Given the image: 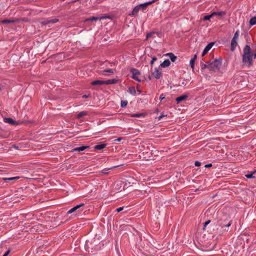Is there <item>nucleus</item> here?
I'll list each match as a JSON object with an SVG mask.
<instances>
[{
  "label": "nucleus",
  "mask_w": 256,
  "mask_h": 256,
  "mask_svg": "<svg viewBox=\"0 0 256 256\" xmlns=\"http://www.w3.org/2000/svg\"><path fill=\"white\" fill-rule=\"evenodd\" d=\"M196 58H197V56H196V54H194V57H193L192 58H194V60H196Z\"/></svg>",
  "instance_id": "47"
},
{
  "label": "nucleus",
  "mask_w": 256,
  "mask_h": 256,
  "mask_svg": "<svg viewBox=\"0 0 256 256\" xmlns=\"http://www.w3.org/2000/svg\"><path fill=\"white\" fill-rule=\"evenodd\" d=\"M157 0H152V1L148 2H150V4L156 2Z\"/></svg>",
  "instance_id": "46"
},
{
  "label": "nucleus",
  "mask_w": 256,
  "mask_h": 256,
  "mask_svg": "<svg viewBox=\"0 0 256 256\" xmlns=\"http://www.w3.org/2000/svg\"><path fill=\"white\" fill-rule=\"evenodd\" d=\"M89 148V146H81L73 149L74 152H82Z\"/></svg>",
  "instance_id": "17"
},
{
  "label": "nucleus",
  "mask_w": 256,
  "mask_h": 256,
  "mask_svg": "<svg viewBox=\"0 0 256 256\" xmlns=\"http://www.w3.org/2000/svg\"><path fill=\"white\" fill-rule=\"evenodd\" d=\"M157 60V58L155 56L153 57L152 58V60L150 62L151 65H152L154 64V62Z\"/></svg>",
  "instance_id": "37"
},
{
  "label": "nucleus",
  "mask_w": 256,
  "mask_h": 256,
  "mask_svg": "<svg viewBox=\"0 0 256 256\" xmlns=\"http://www.w3.org/2000/svg\"><path fill=\"white\" fill-rule=\"evenodd\" d=\"M214 44V42H212L208 44L202 52V56H204L211 49Z\"/></svg>",
  "instance_id": "8"
},
{
  "label": "nucleus",
  "mask_w": 256,
  "mask_h": 256,
  "mask_svg": "<svg viewBox=\"0 0 256 256\" xmlns=\"http://www.w3.org/2000/svg\"><path fill=\"white\" fill-rule=\"evenodd\" d=\"M256 170L254 171L252 173H251V174H246V176L248 178H254L253 176V174L256 173Z\"/></svg>",
  "instance_id": "34"
},
{
  "label": "nucleus",
  "mask_w": 256,
  "mask_h": 256,
  "mask_svg": "<svg viewBox=\"0 0 256 256\" xmlns=\"http://www.w3.org/2000/svg\"><path fill=\"white\" fill-rule=\"evenodd\" d=\"M118 80L116 79H111L104 80V84H116Z\"/></svg>",
  "instance_id": "20"
},
{
  "label": "nucleus",
  "mask_w": 256,
  "mask_h": 256,
  "mask_svg": "<svg viewBox=\"0 0 256 256\" xmlns=\"http://www.w3.org/2000/svg\"><path fill=\"white\" fill-rule=\"evenodd\" d=\"M122 139V138H118L116 139V140L118 142H120Z\"/></svg>",
  "instance_id": "49"
},
{
  "label": "nucleus",
  "mask_w": 256,
  "mask_h": 256,
  "mask_svg": "<svg viewBox=\"0 0 256 256\" xmlns=\"http://www.w3.org/2000/svg\"><path fill=\"white\" fill-rule=\"evenodd\" d=\"M116 167H118V166H114L108 168V169H106V168L102 170V173L103 174H108V170H112V169Z\"/></svg>",
  "instance_id": "27"
},
{
  "label": "nucleus",
  "mask_w": 256,
  "mask_h": 256,
  "mask_svg": "<svg viewBox=\"0 0 256 256\" xmlns=\"http://www.w3.org/2000/svg\"><path fill=\"white\" fill-rule=\"evenodd\" d=\"M166 55L170 58L172 62H175L177 59V57L173 53H168Z\"/></svg>",
  "instance_id": "13"
},
{
  "label": "nucleus",
  "mask_w": 256,
  "mask_h": 256,
  "mask_svg": "<svg viewBox=\"0 0 256 256\" xmlns=\"http://www.w3.org/2000/svg\"><path fill=\"white\" fill-rule=\"evenodd\" d=\"M239 32H240L238 30H236L232 38V39L238 40L239 36Z\"/></svg>",
  "instance_id": "32"
},
{
  "label": "nucleus",
  "mask_w": 256,
  "mask_h": 256,
  "mask_svg": "<svg viewBox=\"0 0 256 256\" xmlns=\"http://www.w3.org/2000/svg\"><path fill=\"white\" fill-rule=\"evenodd\" d=\"M14 148H16V149H18V146H14Z\"/></svg>",
  "instance_id": "51"
},
{
  "label": "nucleus",
  "mask_w": 256,
  "mask_h": 256,
  "mask_svg": "<svg viewBox=\"0 0 256 256\" xmlns=\"http://www.w3.org/2000/svg\"><path fill=\"white\" fill-rule=\"evenodd\" d=\"M9 253H10V250H7V251H6V252L2 256H8V254H9Z\"/></svg>",
  "instance_id": "43"
},
{
  "label": "nucleus",
  "mask_w": 256,
  "mask_h": 256,
  "mask_svg": "<svg viewBox=\"0 0 256 256\" xmlns=\"http://www.w3.org/2000/svg\"><path fill=\"white\" fill-rule=\"evenodd\" d=\"M200 66L202 70H204L206 68H208V70L209 62L206 64H201Z\"/></svg>",
  "instance_id": "28"
},
{
  "label": "nucleus",
  "mask_w": 256,
  "mask_h": 256,
  "mask_svg": "<svg viewBox=\"0 0 256 256\" xmlns=\"http://www.w3.org/2000/svg\"><path fill=\"white\" fill-rule=\"evenodd\" d=\"M152 76L156 78L159 79L162 76V72L160 70L157 68H155L154 72L152 73Z\"/></svg>",
  "instance_id": "7"
},
{
  "label": "nucleus",
  "mask_w": 256,
  "mask_h": 256,
  "mask_svg": "<svg viewBox=\"0 0 256 256\" xmlns=\"http://www.w3.org/2000/svg\"><path fill=\"white\" fill-rule=\"evenodd\" d=\"M212 164H206L205 165L204 167L205 168H210V167H212Z\"/></svg>",
  "instance_id": "42"
},
{
  "label": "nucleus",
  "mask_w": 256,
  "mask_h": 256,
  "mask_svg": "<svg viewBox=\"0 0 256 256\" xmlns=\"http://www.w3.org/2000/svg\"><path fill=\"white\" fill-rule=\"evenodd\" d=\"M170 62L168 59L165 60L161 64L160 66L162 68H167L170 66Z\"/></svg>",
  "instance_id": "16"
},
{
  "label": "nucleus",
  "mask_w": 256,
  "mask_h": 256,
  "mask_svg": "<svg viewBox=\"0 0 256 256\" xmlns=\"http://www.w3.org/2000/svg\"><path fill=\"white\" fill-rule=\"evenodd\" d=\"M212 17H213V16H212V13L210 14V15H206V16H204L202 20H203L204 21H206V20H210V18H212Z\"/></svg>",
  "instance_id": "29"
},
{
  "label": "nucleus",
  "mask_w": 256,
  "mask_h": 256,
  "mask_svg": "<svg viewBox=\"0 0 256 256\" xmlns=\"http://www.w3.org/2000/svg\"><path fill=\"white\" fill-rule=\"evenodd\" d=\"M124 206H122V207H120L119 208H118L116 210V212H121L122 210H124Z\"/></svg>",
  "instance_id": "39"
},
{
  "label": "nucleus",
  "mask_w": 256,
  "mask_h": 256,
  "mask_svg": "<svg viewBox=\"0 0 256 256\" xmlns=\"http://www.w3.org/2000/svg\"><path fill=\"white\" fill-rule=\"evenodd\" d=\"M84 206V204L82 203L76 205V206L73 207L71 209H70L68 212L67 214H71L73 212H76V215L80 214L83 211V209L82 208Z\"/></svg>",
  "instance_id": "3"
},
{
  "label": "nucleus",
  "mask_w": 256,
  "mask_h": 256,
  "mask_svg": "<svg viewBox=\"0 0 256 256\" xmlns=\"http://www.w3.org/2000/svg\"><path fill=\"white\" fill-rule=\"evenodd\" d=\"M253 56H254V59H255L256 58V52H254V54Z\"/></svg>",
  "instance_id": "48"
},
{
  "label": "nucleus",
  "mask_w": 256,
  "mask_h": 256,
  "mask_svg": "<svg viewBox=\"0 0 256 256\" xmlns=\"http://www.w3.org/2000/svg\"><path fill=\"white\" fill-rule=\"evenodd\" d=\"M87 246H88V242H86V244H85L86 248H87Z\"/></svg>",
  "instance_id": "50"
},
{
  "label": "nucleus",
  "mask_w": 256,
  "mask_h": 256,
  "mask_svg": "<svg viewBox=\"0 0 256 256\" xmlns=\"http://www.w3.org/2000/svg\"><path fill=\"white\" fill-rule=\"evenodd\" d=\"M226 12L221 11V12H212V16H223L226 15Z\"/></svg>",
  "instance_id": "12"
},
{
  "label": "nucleus",
  "mask_w": 256,
  "mask_h": 256,
  "mask_svg": "<svg viewBox=\"0 0 256 256\" xmlns=\"http://www.w3.org/2000/svg\"><path fill=\"white\" fill-rule=\"evenodd\" d=\"M103 72H110V73L112 74L114 72V71H113V70L108 68V69H106V70H104L103 71Z\"/></svg>",
  "instance_id": "35"
},
{
  "label": "nucleus",
  "mask_w": 256,
  "mask_h": 256,
  "mask_svg": "<svg viewBox=\"0 0 256 256\" xmlns=\"http://www.w3.org/2000/svg\"><path fill=\"white\" fill-rule=\"evenodd\" d=\"M105 17L102 16V17H98V16H92L88 18H86L84 20V22H88V21H96L98 20H100L104 19Z\"/></svg>",
  "instance_id": "10"
},
{
  "label": "nucleus",
  "mask_w": 256,
  "mask_h": 256,
  "mask_svg": "<svg viewBox=\"0 0 256 256\" xmlns=\"http://www.w3.org/2000/svg\"><path fill=\"white\" fill-rule=\"evenodd\" d=\"M128 92L130 94L133 96H135L136 94V90L134 86H131L128 88Z\"/></svg>",
  "instance_id": "24"
},
{
  "label": "nucleus",
  "mask_w": 256,
  "mask_h": 256,
  "mask_svg": "<svg viewBox=\"0 0 256 256\" xmlns=\"http://www.w3.org/2000/svg\"><path fill=\"white\" fill-rule=\"evenodd\" d=\"M4 122L6 123H8L12 126H17L19 122L17 121L14 120L10 118H4Z\"/></svg>",
  "instance_id": "6"
},
{
  "label": "nucleus",
  "mask_w": 256,
  "mask_h": 256,
  "mask_svg": "<svg viewBox=\"0 0 256 256\" xmlns=\"http://www.w3.org/2000/svg\"><path fill=\"white\" fill-rule=\"evenodd\" d=\"M254 56L252 54L251 48L250 46L246 45L243 49L242 54V61L244 64L250 68L253 64Z\"/></svg>",
  "instance_id": "1"
},
{
  "label": "nucleus",
  "mask_w": 256,
  "mask_h": 256,
  "mask_svg": "<svg viewBox=\"0 0 256 256\" xmlns=\"http://www.w3.org/2000/svg\"><path fill=\"white\" fill-rule=\"evenodd\" d=\"M92 86L103 85L104 84V80H96L91 82Z\"/></svg>",
  "instance_id": "14"
},
{
  "label": "nucleus",
  "mask_w": 256,
  "mask_h": 256,
  "mask_svg": "<svg viewBox=\"0 0 256 256\" xmlns=\"http://www.w3.org/2000/svg\"><path fill=\"white\" fill-rule=\"evenodd\" d=\"M210 222V220H207L206 222L204 223V228H205L206 226L209 224Z\"/></svg>",
  "instance_id": "38"
},
{
  "label": "nucleus",
  "mask_w": 256,
  "mask_h": 256,
  "mask_svg": "<svg viewBox=\"0 0 256 256\" xmlns=\"http://www.w3.org/2000/svg\"><path fill=\"white\" fill-rule=\"evenodd\" d=\"M164 98H165V95L164 94H162L160 96V101H162Z\"/></svg>",
  "instance_id": "36"
},
{
  "label": "nucleus",
  "mask_w": 256,
  "mask_h": 256,
  "mask_svg": "<svg viewBox=\"0 0 256 256\" xmlns=\"http://www.w3.org/2000/svg\"><path fill=\"white\" fill-rule=\"evenodd\" d=\"M88 114V113L87 112L82 111L78 114V115L76 116V118H80L84 116H87Z\"/></svg>",
  "instance_id": "22"
},
{
  "label": "nucleus",
  "mask_w": 256,
  "mask_h": 256,
  "mask_svg": "<svg viewBox=\"0 0 256 256\" xmlns=\"http://www.w3.org/2000/svg\"><path fill=\"white\" fill-rule=\"evenodd\" d=\"M140 10V7L138 6H138H135L133 8L131 14H130V16L134 15V14H138Z\"/></svg>",
  "instance_id": "19"
},
{
  "label": "nucleus",
  "mask_w": 256,
  "mask_h": 256,
  "mask_svg": "<svg viewBox=\"0 0 256 256\" xmlns=\"http://www.w3.org/2000/svg\"><path fill=\"white\" fill-rule=\"evenodd\" d=\"M16 22V20H15L6 19V20H1L0 22H1V23L3 24H10V23H13Z\"/></svg>",
  "instance_id": "21"
},
{
  "label": "nucleus",
  "mask_w": 256,
  "mask_h": 256,
  "mask_svg": "<svg viewBox=\"0 0 256 256\" xmlns=\"http://www.w3.org/2000/svg\"><path fill=\"white\" fill-rule=\"evenodd\" d=\"M195 62L196 60H194V58H191L190 60V64L192 69H194V68Z\"/></svg>",
  "instance_id": "31"
},
{
  "label": "nucleus",
  "mask_w": 256,
  "mask_h": 256,
  "mask_svg": "<svg viewBox=\"0 0 256 256\" xmlns=\"http://www.w3.org/2000/svg\"><path fill=\"white\" fill-rule=\"evenodd\" d=\"M130 72L132 74V78L140 82L141 80L139 78V76L140 75V72L139 70L134 68H132L130 70Z\"/></svg>",
  "instance_id": "4"
},
{
  "label": "nucleus",
  "mask_w": 256,
  "mask_h": 256,
  "mask_svg": "<svg viewBox=\"0 0 256 256\" xmlns=\"http://www.w3.org/2000/svg\"><path fill=\"white\" fill-rule=\"evenodd\" d=\"M164 116L162 114H161L159 116H158V120H161V119H162Z\"/></svg>",
  "instance_id": "41"
},
{
  "label": "nucleus",
  "mask_w": 256,
  "mask_h": 256,
  "mask_svg": "<svg viewBox=\"0 0 256 256\" xmlns=\"http://www.w3.org/2000/svg\"><path fill=\"white\" fill-rule=\"evenodd\" d=\"M232 224L231 221L228 222V223H223L220 222V226L222 227V228H228Z\"/></svg>",
  "instance_id": "23"
},
{
  "label": "nucleus",
  "mask_w": 256,
  "mask_h": 256,
  "mask_svg": "<svg viewBox=\"0 0 256 256\" xmlns=\"http://www.w3.org/2000/svg\"><path fill=\"white\" fill-rule=\"evenodd\" d=\"M222 64V60L220 59H216L212 62H209L208 70L210 71H218Z\"/></svg>",
  "instance_id": "2"
},
{
  "label": "nucleus",
  "mask_w": 256,
  "mask_h": 256,
  "mask_svg": "<svg viewBox=\"0 0 256 256\" xmlns=\"http://www.w3.org/2000/svg\"><path fill=\"white\" fill-rule=\"evenodd\" d=\"M250 26L256 24V16L252 17L250 19Z\"/></svg>",
  "instance_id": "26"
},
{
  "label": "nucleus",
  "mask_w": 256,
  "mask_h": 256,
  "mask_svg": "<svg viewBox=\"0 0 256 256\" xmlns=\"http://www.w3.org/2000/svg\"><path fill=\"white\" fill-rule=\"evenodd\" d=\"M106 146V144H97L94 146V150H101L104 148Z\"/></svg>",
  "instance_id": "18"
},
{
  "label": "nucleus",
  "mask_w": 256,
  "mask_h": 256,
  "mask_svg": "<svg viewBox=\"0 0 256 256\" xmlns=\"http://www.w3.org/2000/svg\"><path fill=\"white\" fill-rule=\"evenodd\" d=\"M18 178H19V177H18V176L11 177V178H3V180L5 182H8V181H10V180H18Z\"/></svg>",
  "instance_id": "25"
},
{
  "label": "nucleus",
  "mask_w": 256,
  "mask_h": 256,
  "mask_svg": "<svg viewBox=\"0 0 256 256\" xmlns=\"http://www.w3.org/2000/svg\"><path fill=\"white\" fill-rule=\"evenodd\" d=\"M152 34V32H150V33H148L147 34H146V38H148L149 37H150Z\"/></svg>",
  "instance_id": "44"
},
{
  "label": "nucleus",
  "mask_w": 256,
  "mask_h": 256,
  "mask_svg": "<svg viewBox=\"0 0 256 256\" xmlns=\"http://www.w3.org/2000/svg\"><path fill=\"white\" fill-rule=\"evenodd\" d=\"M143 116V114H134L131 115V117L132 118H140Z\"/></svg>",
  "instance_id": "33"
},
{
  "label": "nucleus",
  "mask_w": 256,
  "mask_h": 256,
  "mask_svg": "<svg viewBox=\"0 0 256 256\" xmlns=\"http://www.w3.org/2000/svg\"><path fill=\"white\" fill-rule=\"evenodd\" d=\"M150 4V2H146L144 4H141L138 5V6L140 8V10H146L147 6Z\"/></svg>",
  "instance_id": "15"
},
{
  "label": "nucleus",
  "mask_w": 256,
  "mask_h": 256,
  "mask_svg": "<svg viewBox=\"0 0 256 256\" xmlns=\"http://www.w3.org/2000/svg\"><path fill=\"white\" fill-rule=\"evenodd\" d=\"M88 96H89V95L84 94L82 96V98H88Z\"/></svg>",
  "instance_id": "45"
},
{
  "label": "nucleus",
  "mask_w": 256,
  "mask_h": 256,
  "mask_svg": "<svg viewBox=\"0 0 256 256\" xmlns=\"http://www.w3.org/2000/svg\"><path fill=\"white\" fill-rule=\"evenodd\" d=\"M200 164H201V163L198 161H196L194 162V165L196 166H200Z\"/></svg>",
  "instance_id": "40"
},
{
  "label": "nucleus",
  "mask_w": 256,
  "mask_h": 256,
  "mask_svg": "<svg viewBox=\"0 0 256 256\" xmlns=\"http://www.w3.org/2000/svg\"><path fill=\"white\" fill-rule=\"evenodd\" d=\"M188 98V94H182V95L176 98V100L177 103L178 104V103H180L182 101L186 100V98Z\"/></svg>",
  "instance_id": "11"
},
{
  "label": "nucleus",
  "mask_w": 256,
  "mask_h": 256,
  "mask_svg": "<svg viewBox=\"0 0 256 256\" xmlns=\"http://www.w3.org/2000/svg\"><path fill=\"white\" fill-rule=\"evenodd\" d=\"M128 104V101L126 100H122L120 102V106L123 108H125Z\"/></svg>",
  "instance_id": "30"
},
{
  "label": "nucleus",
  "mask_w": 256,
  "mask_h": 256,
  "mask_svg": "<svg viewBox=\"0 0 256 256\" xmlns=\"http://www.w3.org/2000/svg\"><path fill=\"white\" fill-rule=\"evenodd\" d=\"M58 20H59L58 18H48L42 22V24L43 25L48 24L50 26V24H55L58 22Z\"/></svg>",
  "instance_id": "5"
},
{
  "label": "nucleus",
  "mask_w": 256,
  "mask_h": 256,
  "mask_svg": "<svg viewBox=\"0 0 256 256\" xmlns=\"http://www.w3.org/2000/svg\"><path fill=\"white\" fill-rule=\"evenodd\" d=\"M238 45V40L232 39L231 41L230 44V50L232 52H234L235 50Z\"/></svg>",
  "instance_id": "9"
}]
</instances>
